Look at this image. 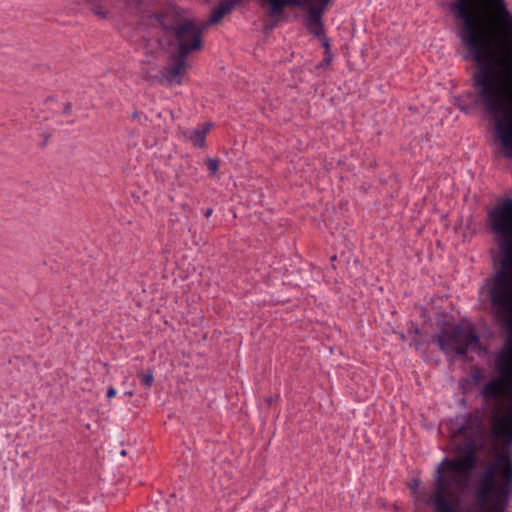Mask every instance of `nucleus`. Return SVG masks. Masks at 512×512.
Masks as SVG:
<instances>
[{"instance_id":"nucleus-9","label":"nucleus","mask_w":512,"mask_h":512,"mask_svg":"<svg viewBox=\"0 0 512 512\" xmlns=\"http://www.w3.org/2000/svg\"><path fill=\"white\" fill-rule=\"evenodd\" d=\"M242 3V0H222L219 4L211 10L210 18L207 25H214L221 21V19L231 13L237 6Z\"/></svg>"},{"instance_id":"nucleus-17","label":"nucleus","mask_w":512,"mask_h":512,"mask_svg":"<svg viewBox=\"0 0 512 512\" xmlns=\"http://www.w3.org/2000/svg\"><path fill=\"white\" fill-rule=\"evenodd\" d=\"M212 212H213V210H212V209H207V210L204 212V216H205L206 218H208V217H210V216H211Z\"/></svg>"},{"instance_id":"nucleus-10","label":"nucleus","mask_w":512,"mask_h":512,"mask_svg":"<svg viewBox=\"0 0 512 512\" xmlns=\"http://www.w3.org/2000/svg\"><path fill=\"white\" fill-rule=\"evenodd\" d=\"M90 5L93 13L100 19H106L110 15L111 0H84Z\"/></svg>"},{"instance_id":"nucleus-3","label":"nucleus","mask_w":512,"mask_h":512,"mask_svg":"<svg viewBox=\"0 0 512 512\" xmlns=\"http://www.w3.org/2000/svg\"><path fill=\"white\" fill-rule=\"evenodd\" d=\"M487 222L495 247L491 250L492 273L483 291L495 317L512 325V198L492 208Z\"/></svg>"},{"instance_id":"nucleus-12","label":"nucleus","mask_w":512,"mask_h":512,"mask_svg":"<svg viewBox=\"0 0 512 512\" xmlns=\"http://www.w3.org/2000/svg\"><path fill=\"white\" fill-rule=\"evenodd\" d=\"M270 4V14L277 16L283 13L284 8L290 5L289 0H268Z\"/></svg>"},{"instance_id":"nucleus-7","label":"nucleus","mask_w":512,"mask_h":512,"mask_svg":"<svg viewBox=\"0 0 512 512\" xmlns=\"http://www.w3.org/2000/svg\"><path fill=\"white\" fill-rule=\"evenodd\" d=\"M291 6L299 7L305 11L302 22L306 28V23L312 12H318L319 21L323 22V16L331 0H289Z\"/></svg>"},{"instance_id":"nucleus-5","label":"nucleus","mask_w":512,"mask_h":512,"mask_svg":"<svg viewBox=\"0 0 512 512\" xmlns=\"http://www.w3.org/2000/svg\"><path fill=\"white\" fill-rule=\"evenodd\" d=\"M434 341L446 354L466 355L469 352L482 353L484 351L479 337L475 331L467 326H455L441 331L434 337Z\"/></svg>"},{"instance_id":"nucleus-14","label":"nucleus","mask_w":512,"mask_h":512,"mask_svg":"<svg viewBox=\"0 0 512 512\" xmlns=\"http://www.w3.org/2000/svg\"><path fill=\"white\" fill-rule=\"evenodd\" d=\"M143 384L145 385V387L147 389H150L153 385V381H154V377H153V374L151 371H149L148 373L146 374H141L139 375Z\"/></svg>"},{"instance_id":"nucleus-8","label":"nucleus","mask_w":512,"mask_h":512,"mask_svg":"<svg viewBox=\"0 0 512 512\" xmlns=\"http://www.w3.org/2000/svg\"><path fill=\"white\" fill-rule=\"evenodd\" d=\"M187 57H182L180 55L173 56L174 63L166 66L162 71L163 79L170 85H181L182 78L186 73Z\"/></svg>"},{"instance_id":"nucleus-2","label":"nucleus","mask_w":512,"mask_h":512,"mask_svg":"<svg viewBox=\"0 0 512 512\" xmlns=\"http://www.w3.org/2000/svg\"><path fill=\"white\" fill-rule=\"evenodd\" d=\"M453 11L476 102L492 117V134H512V11L505 0H456Z\"/></svg>"},{"instance_id":"nucleus-13","label":"nucleus","mask_w":512,"mask_h":512,"mask_svg":"<svg viewBox=\"0 0 512 512\" xmlns=\"http://www.w3.org/2000/svg\"><path fill=\"white\" fill-rule=\"evenodd\" d=\"M206 166L208 168L210 175H215L216 172L219 169V161L214 158H207L206 159Z\"/></svg>"},{"instance_id":"nucleus-11","label":"nucleus","mask_w":512,"mask_h":512,"mask_svg":"<svg viewBox=\"0 0 512 512\" xmlns=\"http://www.w3.org/2000/svg\"><path fill=\"white\" fill-rule=\"evenodd\" d=\"M188 138L198 148H203L206 145L205 132L200 131L198 128L190 131Z\"/></svg>"},{"instance_id":"nucleus-18","label":"nucleus","mask_w":512,"mask_h":512,"mask_svg":"<svg viewBox=\"0 0 512 512\" xmlns=\"http://www.w3.org/2000/svg\"><path fill=\"white\" fill-rule=\"evenodd\" d=\"M133 118H138V113H137V112H135V113L133 114Z\"/></svg>"},{"instance_id":"nucleus-4","label":"nucleus","mask_w":512,"mask_h":512,"mask_svg":"<svg viewBox=\"0 0 512 512\" xmlns=\"http://www.w3.org/2000/svg\"><path fill=\"white\" fill-rule=\"evenodd\" d=\"M139 24L154 30L161 45L176 51V55L188 57L203 48V28L191 18L180 19L172 9H155L145 1H138Z\"/></svg>"},{"instance_id":"nucleus-1","label":"nucleus","mask_w":512,"mask_h":512,"mask_svg":"<svg viewBox=\"0 0 512 512\" xmlns=\"http://www.w3.org/2000/svg\"><path fill=\"white\" fill-rule=\"evenodd\" d=\"M495 365L499 378L488 382L482 394L486 399L506 395L507 414L489 425L481 415L470 414L452 435L456 456L445 457L437 465L432 493L427 503L434 512H507L512 498V464L508 454L499 453L496 462L486 466L478 484L468 489L478 453L493 456L497 439L512 443V346L502 350Z\"/></svg>"},{"instance_id":"nucleus-6","label":"nucleus","mask_w":512,"mask_h":512,"mask_svg":"<svg viewBox=\"0 0 512 512\" xmlns=\"http://www.w3.org/2000/svg\"><path fill=\"white\" fill-rule=\"evenodd\" d=\"M306 31L308 34L318 39L324 48V57L321 62L315 66V70H325L332 61V54L330 50V41L325 33L324 23L319 21L318 12L311 13L310 18L306 23Z\"/></svg>"},{"instance_id":"nucleus-16","label":"nucleus","mask_w":512,"mask_h":512,"mask_svg":"<svg viewBox=\"0 0 512 512\" xmlns=\"http://www.w3.org/2000/svg\"><path fill=\"white\" fill-rule=\"evenodd\" d=\"M212 127V124L211 123H205L202 128H198L200 131H204L205 132V135L207 134V132L211 129Z\"/></svg>"},{"instance_id":"nucleus-15","label":"nucleus","mask_w":512,"mask_h":512,"mask_svg":"<svg viewBox=\"0 0 512 512\" xmlns=\"http://www.w3.org/2000/svg\"><path fill=\"white\" fill-rule=\"evenodd\" d=\"M116 395V389L114 387H109L107 389V392H106V396L108 399H111L112 397H114Z\"/></svg>"},{"instance_id":"nucleus-19","label":"nucleus","mask_w":512,"mask_h":512,"mask_svg":"<svg viewBox=\"0 0 512 512\" xmlns=\"http://www.w3.org/2000/svg\"><path fill=\"white\" fill-rule=\"evenodd\" d=\"M132 394H133V393H132V392H130V391H127V392H126V395L132 396Z\"/></svg>"}]
</instances>
